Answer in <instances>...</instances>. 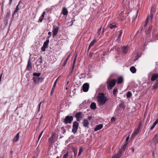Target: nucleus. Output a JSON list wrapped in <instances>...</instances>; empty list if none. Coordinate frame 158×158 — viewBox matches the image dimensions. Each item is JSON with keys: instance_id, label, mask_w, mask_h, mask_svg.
<instances>
[{"instance_id": "f257e3e1", "label": "nucleus", "mask_w": 158, "mask_h": 158, "mask_svg": "<svg viewBox=\"0 0 158 158\" xmlns=\"http://www.w3.org/2000/svg\"><path fill=\"white\" fill-rule=\"evenodd\" d=\"M98 105L100 106L104 105L107 100V98L103 93L100 94L97 97Z\"/></svg>"}, {"instance_id": "f03ea898", "label": "nucleus", "mask_w": 158, "mask_h": 158, "mask_svg": "<svg viewBox=\"0 0 158 158\" xmlns=\"http://www.w3.org/2000/svg\"><path fill=\"white\" fill-rule=\"evenodd\" d=\"M116 80L115 79L109 80L107 82V87L109 90H111L115 85Z\"/></svg>"}, {"instance_id": "7ed1b4c3", "label": "nucleus", "mask_w": 158, "mask_h": 158, "mask_svg": "<svg viewBox=\"0 0 158 158\" xmlns=\"http://www.w3.org/2000/svg\"><path fill=\"white\" fill-rule=\"evenodd\" d=\"M73 120V117L72 116H67L63 121V122L65 124L68 123L70 124L72 123Z\"/></svg>"}, {"instance_id": "20e7f679", "label": "nucleus", "mask_w": 158, "mask_h": 158, "mask_svg": "<svg viewBox=\"0 0 158 158\" xmlns=\"http://www.w3.org/2000/svg\"><path fill=\"white\" fill-rule=\"evenodd\" d=\"M33 80L35 85L39 84L40 83L42 82L44 78L42 77H33Z\"/></svg>"}, {"instance_id": "39448f33", "label": "nucleus", "mask_w": 158, "mask_h": 158, "mask_svg": "<svg viewBox=\"0 0 158 158\" xmlns=\"http://www.w3.org/2000/svg\"><path fill=\"white\" fill-rule=\"evenodd\" d=\"M79 124L77 121H75L73 123L72 132L74 133H76L77 131Z\"/></svg>"}, {"instance_id": "423d86ee", "label": "nucleus", "mask_w": 158, "mask_h": 158, "mask_svg": "<svg viewBox=\"0 0 158 158\" xmlns=\"http://www.w3.org/2000/svg\"><path fill=\"white\" fill-rule=\"evenodd\" d=\"M59 30L58 27L54 25L53 27V29L52 32H53L52 36L53 38H54L57 34Z\"/></svg>"}, {"instance_id": "0eeeda50", "label": "nucleus", "mask_w": 158, "mask_h": 158, "mask_svg": "<svg viewBox=\"0 0 158 158\" xmlns=\"http://www.w3.org/2000/svg\"><path fill=\"white\" fill-rule=\"evenodd\" d=\"M108 28L110 29L113 31H114L115 29L118 27V26L115 23H111L108 25Z\"/></svg>"}, {"instance_id": "6e6552de", "label": "nucleus", "mask_w": 158, "mask_h": 158, "mask_svg": "<svg viewBox=\"0 0 158 158\" xmlns=\"http://www.w3.org/2000/svg\"><path fill=\"white\" fill-rule=\"evenodd\" d=\"M82 112H79L76 113L75 114V117L76 118L78 122H80V119L82 118Z\"/></svg>"}, {"instance_id": "1a4fd4ad", "label": "nucleus", "mask_w": 158, "mask_h": 158, "mask_svg": "<svg viewBox=\"0 0 158 158\" xmlns=\"http://www.w3.org/2000/svg\"><path fill=\"white\" fill-rule=\"evenodd\" d=\"M26 69L29 71H30L32 69V63L31 62L30 59L28 60Z\"/></svg>"}, {"instance_id": "9d476101", "label": "nucleus", "mask_w": 158, "mask_h": 158, "mask_svg": "<svg viewBox=\"0 0 158 158\" xmlns=\"http://www.w3.org/2000/svg\"><path fill=\"white\" fill-rule=\"evenodd\" d=\"M89 85L87 83H85L82 86V89L84 92H87L89 90Z\"/></svg>"}, {"instance_id": "9b49d317", "label": "nucleus", "mask_w": 158, "mask_h": 158, "mask_svg": "<svg viewBox=\"0 0 158 158\" xmlns=\"http://www.w3.org/2000/svg\"><path fill=\"white\" fill-rule=\"evenodd\" d=\"M127 145V143L126 142V143H125V144L123 145V147L119 150V152L122 154L126 148V146Z\"/></svg>"}, {"instance_id": "f8f14e48", "label": "nucleus", "mask_w": 158, "mask_h": 158, "mask_svg": "<svg viewBox=\"0 0 158 158\" xmlns=\"http://www.w3.org/2000/svg\"><path fill=\"white\" fill-rule=\"evenodd\" d=\"M129 47L128 46H123L122 47V50L123 53H126L128 52Z\"/></svg>"}, {"instance_id": "ddd939ff", "label": "nucleus", "mask_w": 158, "mask_h": 158, "mask_svg": "<svg viewBox=\"0 0 158 158\" xmlns=\"http://www.w3.org/2000/svg\"><path fill=\"white\" fill-rule=\"evenodd\" d=\"M20 132H19L16 135V136L13 138V142H15L17 141L19 138V134Z\"/></svg>"}, {"instance_id": "4468645a", "label": "nucleus", "mask_w": 158, "mask_h": 158, "mask_svg": "<svg viewBox=\"0 0 158 158\" xmlns=\"http://www.w3.org/2000/svg\"><path fill=\"white\" fill-rule=\"evenodd\" d=\"M68 11L67 10V9L66 7H63L61 13L64 15L67 16L68 15Z\"/></svg>"}, {"instance_id": "2eb2a0df", "label": "nucleus", "mask_w": 158, "mask_h": 158, "mask_svg": "<svg viewBox=\"0 0 158 158\" xmlns=\"http://www.w3.org/2000/svg\"><path fill=\"white\" fill-rule=\"evenodd\" d=\"M118 33V37L117 39V40L116 41H117L118 43H119L120 41V38L123 33V31L122 30H120V31L117 32V34Z\"/></svg>"}, {"instance_id": "dca6fc26", "label": "nucleus", "mask_w": 158, "mask_h": 158, "mask_svg": "<svg viewBox=\"0 0 158 158\" xmlns=\"http://www.w3.org/2000/svg\"><path fill=\"white\" fill-rule=\"evenodd\" d=\"M158 77V74L154 73L152 76L151 80L152 81H154Z\"/></svg>"}, {"instance_id": "f3484780", "label": "nucleus", "mask_w": 158, "mask_h": 158, "mask_svg": "<svg viewBox=\"0 0 158 158\" xmlns=\"http://www.w3.org/2000/svg\"><path fill=\"white\" fill-rule=\"evenodd\" d=\"M122 154L119 152L117 153H115L112 157V158H120Z\"/></svg>"}, {"instance_id": "a211bd4d", "label": "nucleus", "mask_w": 158, "mask_h": 158, "mask_svg": "<svg viewBox=\"0 0 158 158\" xmlns=\"http://www.w3.org/2000/svg\"><path fill=\"white\" fill-rule=\"evenodd\" d=\"M103 127V125L102 124H99L97 125L95 128L94 130L95 131H97L100 130Z\"/></svg>"}, {"instance_id": "6ab92c4d", "label": "nucleus", "mask_w": 158, "mask_h": 158, "mask_svg": "<svg viewBox=\"0 0 158 158\" xmlns=\"http://www.w3.org/2000/svg\"><path fill=\"white\" fill-rule=\"evenodd\" d=\"M89 125V122L88 120L86 119H84L83 121V125L84 127H87Z\"/></svg>"}, {"instance_id": "aec40b11", "label": "nucleus", "mask_w": 158, "mask_h": 158, "mask_svg": "<svg viewBox=\"0 0 158 158\" xmlns=\"http://www.w3.org/2000/svg\"><path fill=\"white\" fill-rule=\"evenodd\" d=\"M90 108L92 110H95L96 108V105L95 103L92 102L90 105Z\"/></svg>"}, {"instance_id": "412c9836", "label": "nucleus", "mask_w": 158, "mask_h": 158, "mask_svg": "<svg viewBox=\"0 0 158 158\" xmlns=\"http://www.w3.org/2000/svg\"><path fill=\"white\" fill-rule=\"evenodd\" d=\"M154 13V11L152 10V9L150 11V16H148L149 17V18L151 20H152L153 19V14Z\"/></svg>"}, {"instance_id": "4be33fe9", "label": "nucleus", "mask_w": 158, "mask_h": 158, "mask_svg": "<svg viewBox=\"0 0 158 158\" xmlns=\"http://www.w3.org/2000/svg\"><path fill=\"white\" fill-rule=\"evenodd\" d=\"M130 69L131 72L133 73H135L136 72V69L135 67L133 66L131 67Z\"/></svg>"}, {"instance_id": "5701e85b", "label": "nucleus", "mask_w": 158, "mask_h": 158, "mask_svg": "<svg viewBox=\"0 0 158 158\" xmlns=\"http://www.w3.org/2000/svg\"><path fill=\"white\" fill-rule=\"evenodd\" d=\"M152 26L149 27V28L148 30L146 31V33L147 35H148V36H150L149 35V34L151 32V30L152 29Z\"/></svg>"}, {"instance_id": "b1692460", "label": "nucleus", "mask_w": 158, "mask_h": 158, "mask_svg": "<svg viewBox=\"0 0 158 158\" xmlns=\"http://www.w3.org/2000/svg\"><path fill=\"white\" fill-rule=\"evenodd\" d=\"M123 78L122 77H120L117 79V83L118 84H121L123 82Z\"/></svg>"}, {"instance_id": "393cba45", "label": "nucleus", "mask_w": 158, "mask_h": 158, "mask_svg": "<svg viewBox=\"0 0 158 158\" xmlns=\"http://www.w3.org/2000/svg\"><path fill=\"white\" fill-rule=\"evenodd\" d=\"M41 74V73H37L35 72L33 74V77H39L40 76Z\"/></svg>"}, {"instance_id": "a878e982", "label": "nucleus", "mask_w": 158, "mask_h": 158, "mask_svg": "<svg viewBox=\"0 0 158 158\" xmlns=\"http://www.w3.org/2000/svg\"><path fill=\"white\" fill-rule=\"evenodd\" d=\"M55 137V135L52 134V136H51L49 139V141L50 143H52V142L54 141V138Z\"/></svg>"}, {"instance_id": "bb28decb", "label": "nucleus", "mask_w": 158, "mask_h": 158, "mask_svg": "<svg viewBox=\"0 0 158 158\" xmlns=\"http://www.w3.org/2000/svg\"><path fill=\"white\" fill-rule=\"evenodd\" d=\"M154 142L156 143H157L158 142V135H155L154 137L153 138Z\"/></svg>"}, {"instance_id": "cd10ccee", "label": "nucleus", "mask_w": 158, "mask_h": 158, "mask_svg": "<svg viewBox=\"0 0 158 158\" xmlns=\"http://www.w3.org/2000/svg\"><path fill=\"white\" fill-rule=\"evenodd\" d=\"M21 1H20L18 4L17 6H16V8L15 9V10H14L13 13L12 15V17H14V14L16 13V12L18 10H19V8H18V6L19 5V4L20 2Z\"/></svg>"}, {"instance_id": "c85d7f7f", "label": "nucleus", "mask_w": 158, "mask_h": 158, "mask_svg": "<svg viewBox=\"0 0 158 158\" xmlns=\"http://www.w3.org/2000/svg\"><path fill=\"white\" fill-rule=\"evenodd\" d=\"M153 40H152L151 41V42L153 41L154 40H158V34H156V35H153Z\"/></svg>"}, {"instance_id": "c756f323", "label": "nucleus", "mask_w": 158, "mask_h": 158, "mask_svg": "<svg viewBox=\"0 0 158 158\" xmlns=\"http://www.w3.org/2000/svg\"><path fill=\"white\" fill-rule=\"evenodd\" d=\"M107 54V52H103L102 54L101 55V58L102 60H103L105 58V56Z\"/></svg>"}, {"instance_id": "7c9ffc66", "label": "nucleus", "mask_w": 158, "mask_h": 158, "mask_svg": "<svg viewBox=\"0 0 158 158\" xmlns=\"http://www.w3.org/2000/svg\"><path fill=\"white\" fill-rule=\"evenodd\" d=\"M77 57V55H76L75 56V57L74 58V60H73V65H72V71H71V73L72 72L73 70V69Z\"/></svg>"}, {"instance_id": "2f4dec72", "label": "nucleus", "mask_w": 158, "mask_h": 158, "mask_svg": "<svg viewBox=\"0 0 158 158\" xmlns=\"http://www.w3.org/2000/svg\"><path fill=\"white\" fill-rule=\"evenodd\" d=\"M156 83H155L153 85V89L154 90L156 89L158 86V80L156 81Z\"/></svg>"}, {"instance_id": "473e14b6", "label": "nucleus", "mask_w": 158, "mask_h": 158, "mask_svg": "<svg viewBox=\"0 0 158 158\" xmlns=\"http://www.w3.org/2000/svg\"><path fill=\"white\" fill-rule=\"evenodd\" d=\"M49 41V39H47L46 41L44 43L43 46L47 48L48 47V44Z\"/></svg>"}, {"instance_id": "72a5a7b5", "label": "nucleus", "mask_w": 158, "mask_h": 158, "mask_svg": "<svg viewBox=\"0 0 158 158\" xmlns=\"http://www.w3.org/2000/svg\"><path fill=\"white\" fill-rule=\"evenodd\" d=\"M118 93V89L117 88H115L113 91V94L114 96H116Z\"/></svg>"}, {"instance_id": "f704fd0d", "label": "nucleus", "mask_w": 158, "mask_h": 158, "mask_svg": "<svg viewBox=\"0 0 158 158\" xmlns=\"http://www.w3.org/2000/svg\"><path fill=\"white\" fill-rule=\"evenodd\" d=\"M132 93L131 91H128L127 94V98H130L132 96Z\"/></svg>"}, {"instance_id": "c9c22d12", "label": "nucleus", "mask_w": 158, "mask_h": 158, "mask_svg": "<svg viewBox=\"0 0 158 158\" xmlns=\"http://www.w3.org/2000/svg\"><path fill=\"white\" fill-rule=\"evenodd\" d=\"M140 131L139 127H137V128L135 130L134 132L135 133L136 135L138 134Z\"/></svg>"}, {"instance_id": "e433bc0d", "label": "nucleus", "mask_w": 158, "mask_h": 158, "mask_svg": "<svg viewBox=\"0 0 158 158\" xmlns=\"http://www.w3.org/2000/svg\"><path fill=\"white\" fill-rule=\"evenodd\" d=\"M96 40L94 39L89 44L90 46H92L94 45V44L96 42Z\"/></svg>"}, {"instance_id": "4c0bfd02", "label": "nucleus", "mask_w": 158, "mask_h": 158, "mask_svg": "<svg viewBox=\"0 0 158 158\" xmlns=\"http://www.w3.org/2000/svg\"><path fill=\"white\" fill-rule=\"evenodd\" d=\"M73 151L74 153V156H76L77 154V150L76 148H74L73 149Z\"/></svg>"}, {"instance_id": "58836bf2", "label": "nucleus", "mask_w": 158, "mask_h": 158, "mask_svg": "<svg viewBox=\"0 0 158 158\" xmlns=\"http://www.w3.org/2000/svg\"><path fill=\"white\" fill-rule=\"evenodd\" d=\"M68 152H67L66 154H65L63 156V158H68Z\"/></svg>"}, {"instance_id": "ea45409f", "label": "nucleus", "mask_w": 158, "mask_h": 158, "mask_svg": "<svg viewBox=\"0 0 158 158\" xmlns=\"http://www.w3.org/2000/svg\"><path fill=\"white\" fill-rule=\"evenodd\" d=\"M61 130L62 131L61 133L63 134H64L66 132V130L64 128V127H62L61 128Z\"/></svg>"}, {"instance_id": "a19ab883", "label": "nucleus", "mask_w": 158, "mask_h": 158, "mask_svg": "<svg viewBox=\"0 0 158 158\" xmlns=\"http://www.w3.org/2000/svg\"><path fill=\"white\" fill-rule=\"evenodd\" d=\"M119 106L120 108H123L124 106V104L123 102H121L119 105Z\"/></svg>"}, {"instance_id": "79ce46f5", "label": "nucleus", "mask_w": 158, "mask_h": 158, "mask_svg": "<svg viewBox=\"0 0 158 158\" xmlns=\"http://www.w3.org/2000/svg\"><path fill=\"white\" fill-rule=\"evenodd\" d=\"M148 19H149V17L148 16L147 18H146V22L145 23V24H144V27H145L147 26V24L148 22Z\"/></svg>"}, {"instance_id": "37998d69", "label": "nucleus", "mask_w": 158, "mask_h": 158, "mask_svg": "<svg viewBox=\"0 0 158 158\" xmlns=\"http://www.w3.org/2000/svg\"><path fill=\"white\" fill-rule=\"evenodd\" d=\"M41 103V102H40L39 104V105H38V106H37V109L38 112L40 111Z\"/></svg>"}, {"instance_id": "c03bdc74", "label": "nucleus", "mask_w": 158, "mask_h": 158, "mask_svg": "<svg viewBox=\"0 0 158 158\" xmlns=\"http://www.w3.org/2000/svg\"><path fill=\"white\" fill-rule=\"evenodd\" d=\"M46 47H44V46H43L41 48V51L43 52H45L46 50Z\"/></svg>"}, {"instance_id": "a18cd8bd", "label": "nucleus", "mask_w": 158, "mask_h": 158, "mask_svg": "<svg viewBox=\"0 0 158 158\" xmlns=\"http://www.w3.org/2000/svg\"><path fill=\"white\" fill-rule=\"evenodd\" d=\"M101 27H101L99 28V29L98 30V35H100V33L101 32Z\"/></svg>"}, {"instance_id": "49530a36", "label": "nucleus", "mask_w": 158, "mask_h": 158, "mask_svg": "<svg viewBox=\"0 0 158 158\" xmlns=\"http://www.w3.org/2000/svg\"><path fill=\"white\" fill-rule=\"evenodd\" d=\"M136 135L135 133L133 132L131 135V137L132 138H134Z\"/></svg>"}, {"instance_id": "de8ad7c7", "label": "nucleus", "mask_w": 158, "mask_h": 158, "mask_svg": "<svg viewBox=\"0 0 158 158\" xmlns=\"http://www.w3.org/2000/svg\"><path fill=\"white\" fill-rule=\"evenodd\" d=\"M83 151V148L81 147H80L79 148V152H82Z\"/></svg>"}, {"instance_id": "09e8293b", "label": "nucleus", "mask_w": 158, "mask_h": 158, "mask_svg": "<svg viewBox=\"0 0 158 158\" xmlns=\"http://www.w3.org/2000/svg\"><path fill=\"white\" fill-rule=\"evenodd\" d=\"M129 136H128L127 137V138H126V140L125 141V143H126V142L127 143V144H128V140L129 139Z\"/></svg>"}, {"instance_id": "8fccbe9b", "label": "nucleus", "mask_w": 158, "mask_h": 158, "mask_svg": "<svg viewBox=\"0 0 158 158\" xmlns=\"http://www.w3.org/2000/svg\"><path fill=\"white\" fill-rule=\"evenodd\" d=\"M37 61H38V62H39V63H40V64L42 62V60H41V58H39L38 60H37Z\"/></svg>"}, {"instance_id": "3c124183", "label": "nucleus", "mask_w": 158, "mask_h": 158, "mask_svg": "<svg viewBox=\"0 0 158 158\" xmlns=\"http://www.w3.org/2000/svg\"><path fill=\"white\" fill-rule=\"evenodd\" d=\"M43 131H42L40 133V135H39V137H38V140H39L40 139V138H41V136H42V135L43 134Z\"/></svg>"}, {"instance_id": "603ef678", "label": "nucleus", "mask_w": 158, "mask_h": 158, "mask_svg": "<svg viewBox=\"0 0 158 158\" xmlns=\"http://www.w3.org/2000/svg\"><path fill=\"white\" fill-rule=\"evenodd\" d=\"M43 19L41 17H40L39 19V21L40 22H42L43 21Z\"/></svg>"}, {"instance_id": "864d4df0", "label": "nucleus", "mask_w": 158, "mask_h": 158, "mask_svg": "<svg viewBox=\"0 0 158 158\" xmlns=\"http://www.w3.org/2000/svg\"><path fill=\"white\" fill-rule=\"evenodd\" d=\"M94 53H90L89 55V56H90L91 57H92L94 55Z\"/></svg>"}, {"instance_id": "5fc2aeb1", "label": "nucleus", "mask_w": 158, "mask_h": 158, "mask_svg": "<svg viewBox=\"0 0 158 158\" xmlns=\"http://www.w3.org/2000/svg\"><path fill=\"white\" fill-rule=\"evenodd\" d=\"M115 118L114 117H112L111 119V121L113 122V121H115Z\"/></svg>"}, {"instance_id": "6e6d98bb", "label": "nucleus", "mask_w": 158, "mask_h": 158, "mask_svg": "<svg viewBox=\"0 0 158 158\" xmlns=\"http://www.w3.org/2000/svg\"><path fill=\"white\" fill-rule=\"evenodd\" d=\"M92 118H93V117L92 116H89L88 117V119L89 120H90Z\"/></svg>"}, {"instance_id": "4d7b16f0", "label": "nucleus", "mask_w": 158, "mask_h": 158, "mask_svg": "<svg viewBox=\"0 0 158 158\" xmlns=\"http://www.w3.org/2000/svg\"><path fill=\"white\" fill-rule=\"evenodd\" d=\"M40 151L37 150L36 153V157H37L38 155L39 154Z\"/></svg>"}, {"instance_id": "13d9d810", "label": "nucleus", "mask_w": 158, "mask_h": 158, "mask_svg": "<svg viewBox=\"0 0 158 158\" xmlns=\"http://www.w3.org/2000/svg\"><path fill=\"white\" fill-rule=\"evenodd\" d=\"M67 61L66 60H65L64 61V63H63V66H64L66 65Z\"/></svg>"}, {"instance_id": "bf43d9fd", "label": "nucleus", "mask_w": 158, "mask_h": 158, "mask_svg": "<svg viewBox=\"0 0 158 158\" xmlns=\"http://www.w3.org/2000/svg\"><path fill=\"white\" fill-rule=\"evenodd\" d=\"M130 150L131 151V152H132V153H133L134 151V149L133 148L130 149Z\"/></svg>"}, {"instance_id": "052dcab7", "label": "nucleus", "mask_w": 158, "mask_h": 158, "mask_svg": "<svg viewBox=\"0 0 158 158\" xmlns=\"http://www.w3.org/2000/svg\"><path fill=\"white\" fill-rule=\"evenodd\" d=\"M74 138V137L73 135H71L69 138V139H73Z\"/></svg>"}, {"instance_id": "680f3d73", "label": "nucleus", "mask_w": 158, "mask_h": 158, "mask_svg": "<svg viewBox=\"0 0 158 158\" xmlns=\"http://www.w3.org/2000/svg\"><path fill=\"white\" fill-rule=\"evenodd\" d=\"M56 83H57V82H56V81H55L54 83L53 86H54L56 87Z\"/></svg>"}, {"instance_id": "e2e57ef3", "label": "nucleus", "mask_w": 158, "mask_h": 158, "mask_svg": "<svg viewBox=\"0 0 158 158\" xmlns=\"http://www.w3.org/2000/svg\"><path fill=\"white\" fill-rule=\"evenodd\" d=\"M10 15V13L9 12H7V16H9Z\"/></svg>"}, {"instance_id": "0e129e2a", "label": "nucleus", "mask_w": 158, "mask_h": 158, "mask_svg": "<svg viewBox=\"0 0 158 158\" xmlns=\"http://www.w3.org/2000/svg\"><path fill=\"white\" fill-rule=\"evenodd\" d=\"M54 92V90L52 89L51 93V95H52Z\"/></svg>"}, {"instance_id": "69168bd1", "label": "nucleus", "mask_w": 158, "mask_h": 158, "mask_svg": "<svg viewBox=\"0 0 158 158\" xmlns=\"http://www.w3.org/2000/svg\"><path fill=\"white\" fill-rule=\"evenodd\" d=\"M51 32H49L48 33V35H49L51 36Z\"/></svg>"}, {"instance_id": "338daca9", "label": "nucleus", "mask_w": 158, "mask_h": 158, "mask_svg": "<svg viewBox=\"0 0 158 158\" xmlns=\"http://www.w3.org/2000/svg\"><path fill=\"white\" fill-rule=\"evenodd\" d=\"M12 0H9V3H10V5L11 4V3H12Z\"/></svg>"}, {"instance_id": "774afa93", "label": "nucleus", "mask_w": 158, "mask_h": 158, "mask_svg": "<svg viewBox=\"0 0 158 158\" xmlns=\"http://www.w3.org/2000/svg\"><path fill=\"white\" fill-rule=\"evenodd\" d=\"M81 152H79L78 153V156H80L81 155Z\"/></svg>"}]
</instances>
